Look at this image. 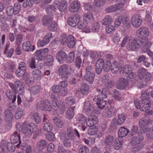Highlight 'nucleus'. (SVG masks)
<instances>
[{
  "label": "nucleus",
  "mask_w": 153,
  "mask_h": 153,
  "mask_svg": "<svg viewBox=\"0 0 153 153\" xmlns=\"http://www.w3.org/2000/svg\"><path fill=\"white\" fill-rule=\"evenodd\" d=\"M16 127L17 130L19 132L21 131L22 133L25 134L26 137H30L33 134L34 139L36 138L41 131L40 129H37L36 125L34 123H31L29 125L25 122L21 126V123H18Z\"/></svg>",
  "instance_id": "1"
},
{
  "label": "nucleus",
  "mask_w": 153,
  "mask_h": 153,
  "mask_svg": "<svg viewBox=\"0 0 153 153\" xmlns=\"http://www.w3.org/2000/svg\"><path fill=\"white\" fill-rule=\"evenodd\" d=\"M149 93L147 91H143L141 94V98L142 103L138 100H134V105L136 108L139 109L141 111H146L149 109L151 103L148 98Z\"/></svg>",
  "instance_id": "2"
},
{
  "label": "nucleus",
  "mask_w": 153,
  "mask_h": 153,
  "mask_svg": "<svg viewBox=\"0 0 153 153\" xmlns=\"http://www.w3.org/2000/svg\"><path fill=\"white\" fill-rule=\"evenodd\" d=\"M94 108L93 104H91L89 102L87 101L85 102L83 111L87 114H91L88 117V119L86 122L87 126L90 127L96 124L97 122V117L91 114L94 112Z\"/></svg>",
  "instance_id": "3"
},
{
  "label": "nucleus",
  "mask_w": 153,
  "mask_h": 153,
  "mask_svg": "<svg viewBox=\"0 0 153 153\" xmlns=\"http://www.w3.org/2000/svg\"><path fill=\"white\" fill-rule=\"evenodd\" d=\"M138 80L136 82L137 85L139 88H142L151 77V74L144 68H141L138 70Z\"/></svg>",
  "instance_id": "4"
},
{
  "label": "nucleus",
  "mask_w": 153,
  "mask_h": 153,
  "mask_svg": "<svg viewBox=\"0 0 153 153\" xmlns=\"http://www.w3.org/2000/svg\"><path fill=\"white\" fill-rule=\"evenodd\" d=\"M143 140L144 137L142 135L138 134L133 137L130 142V144L132 146L131 151L135 153L141 150L145 145L143 142Z\"/></svg>",
  "instance_id": "5"
},
{
  "label": "nucleus",
  "mask_w": 153,
  "mask_h": 153,
  "mask_svg": "<svg viewBox=\"0 0 153 153\" xmlns=\"http://www.w3.org/2000/svg\"><path fill=\"white\" fill-rule=\"evenodd\" d=\"M68 23L69 25L73 27L77 26L78 28L83 29L85 33L90 32L87 20H68Z\"/></svg>",
  "instance_id": "6"
},
{
  "label": "nucleus",
  "mask_w": 153,
  "mask_h": 153,
  "mask_svg": "<svg viewBox=\"0 0 153 153\" xmlns=\"http://www.w3.org/2000/svg\"><path fill=\"white\" fill-rule=\"evenodd\" d=\"M103 68L104 71L108 72L111 69V72L114 74H116L118 71H121L122 68L118 67V62L115 60L113 61L111 64L110 61H107L103 66Z\"/></svg>",
  "instance_id": "7"
},
{
  "label": "nucleus",
  "mask_w": 153,
  "mask_h": 153,
  "mask_svg": "<svg viewBox=\"0 0 153 153\" xmlns=\"http://www.w3.org/2000/svg\"><path fill=\"white\" fill-rule=\"evenodd\" d=\"M105 89H103L101 93L98 95L97 97V99L96 98H94L93 99V100L94 101H96L97 100V101L96 104L99 108L101 109H103L108 103L106 100L107 95L105 93Z\"/></svg>",
  "instance_id": "8"
},
{
  "label": "nucleus",
  "mask_w": 153,
  "mask_h": 153,
  "mask_svg": "<svg viewBox=\"0 0 153 153\" xmlns=\"http://www.w3.org/2000/svg\"><path fill=\"white\" fill-rule=\"evenodd\" d=\"M51 99L52 100L53 109V110L56 111L59 108V111L61 114H63L65 110V105L64 103L61 102L59 105V102L56 96L52 95L51 96Z\"/></svg>",
  "instance_id": "9"
},
{
  "label": "nucleus",
  "mask_w": 153,
  "mask_h": 153,
  "mask_svg": "<svg viewBox=\"0 0 153 153\" xmlns=\"http://www.w3.org/2000/svg\"><path fill=\"white\" fill-rule=\"evenodd\" d=\"M57 73L59 75L61 76V78L63 80H67L71 74L69 71V67L65 64L62 65L59 67Z\"/></svg>",
  "instance_id": "10"
},
{
  "label": "nucleus",
  "mask_w": 153,
  "mask_h": 153,
  "mask_svg": "<svg viewBox=\"0 0 153 153\" xmlns=\"http://www.w3.org/2000/svg\"><path fill=\"white\" fill-rule=\"evenodd\" d=\"M61 41L63 45L67 44L70 48H73L75 43L74 38L71 35L67 37L65 34H63L61 36Z\"/></svg>",
  "instance_id": "11"
},
{
  "label": "nucleus",
  "mask_w": 153,
  "mask_h": 153,
  "mask_svg": "<svg viewBox=\"0 0 153 153\" xmlns=\"http://www.w3.org/2000/svg\"><path fill=\"white\" fill-rule=\"evenodd\" d=\"M141 39H136L129 36V41L127 44V47L129 50L134 51L136 48H139L141 47Z\"/></svg>",
  "instance_id": "12"
},
{
  "label": "nucleus",
  "mask_w": 153,
  "mask_h": 153,
  "mask_svg": "<svg viewBox=\"0 0 153 153\" xmlns=\"http://www.w3.org/2000/svg\"><path fill=\"white\" fill-rule=\"evenodd\" d=\"M66 135V137L69 139V140H73L75 138L74 135L76 136L78 138L80 137V135L78 130L76 128H74L71 127L68 128L66 131L62 130Z\"/></svg>",
  "instance_id": "13"
},
{
  "label": "nucleus",
  "mask_w": 153,
  "mask_h": 153,
  "mask_svg": "<svg viewBox=\"0 0 153 153\" xmlns=\"http://www.w3.org/2000/svg\"><path fill=\"white\" fill-rule=\"evenodd\" d=\"M116 112V108L108 104L102 113V116L105 117H109L114 116Z\"/></svg>",
  "instance_id": "14"
},
{
  "label": "nucleus",
  "mask_w": 153,
  "mask_h": 153,
  "mask_svg": "<svg viewBox=\"0 0 153 153\" xmlns=\"http://www.w3.org/2000/svg\"><path fill=\"white\" fill-rule=\"evenodd\" d=\"M42 24L44 26H48V29L51 31H55L57 29V23L52 20H43Z\"/></svg>",
  "instance_id": "15"
},
{
  "label": "nucleus",
  "mask_w": 153,
  "mask_h": 153,
  "mask_svg": "<svg viewBox=\"0 0 153 153\" xmlns=\"http://www.w3.org/2000/svg\"><path fill=\"white\" fill-rule=\"evenodd\" d=\"M0 147L4 152H6L7 150L10 152H14L15 146L12 143H7L5 141H2L1 143Z\"/></svg>",
  "instance_id": "16"
},
{
  "label": "nucleus",
  "mask_w": 153,
  "mask_h": 153,
  "mask_svg": "<svg viewBox=\"0 0 153 153\" xmlns=\"http://www.w3.org/2000/svg\"><path fill=\"white\" fill-rule=\"evenodd\" d=\"M126 115L124 113H122L119 115L118 119L114 118L112 121L111 125L112 126H116L117 125H120L125 121Z\"/></svg>",
  "instance_id": "17"
},
{
  "label": "nucleus",
  "mask_w": 153,
  "mask_h": 153,
  "mask_svg": "<svg viewBox=\"0 0 153 153\" xmlns=\"http://www.w3.org/2000/svg\"><path fill=\"white\" fill-rule=\"evenodd\" d=\"M128 80L124 78H120L117 82V88L120 90L125 89L128 87Z\"/></svg>",
  "instance_id": "18"
},
{
  "label": "nucleus",
  "mask_w": 153,
  "mask_h": 153,
  "mask_svg": "<svg viewBox=\"0 0 153 153\" xmlns=\"http://www.w3.org/2000/svg\"><path fill=\"white\" fill-rule=\"evenodd\" d=\"M49 51L48 48H45L37 51L35 53V56L39 60L44 59Z\"/></svg>",
  "instance_id": "19"
},
{
  "label": "nucleus",
  "mask_w": 153,
  "mask_h": 153,
  "mask_svg": "<svg viewBox=\"0 0 153 153\" xmlns=\"http://www.w3.org/2000/svg\"><path fill=\"white\" fill-rule=\"evenodd\" d=\"M39 108L42 110H44L46 111H50L51 110H53V107L51 106L50 101L47 100L40 102Z\"/></svg>",
  "instance_id": "20"
},
{
  "label": "nucleus",
  "mask_w": 153,
  "mask_h": 153,
  "mask_svg": "<svg viewBox=\"0 0 153 153\" xmlns=\"http://www.w3.org/2000/svg\"><path fill=\"white\" fill-rule=\"evenodd\" d=\"M59 137L61 141L63 143L64 145L66 147H70L71 145V140H69L66 137V135L65 132L61 131L59 133Z\"/></svg>",
  "instance_id": "21"
},
{
  "label": "nucleus",
  "mask_w": 153,
  "mask_h": 153,
  "mask_svg": "<svg viewBox=\"0 0 153 153\" xmlns=\"http://www.w3.org/2000/svg\"><path fill=\"white\" fill-rule=\"evenodd\" d=\"M22 49L25 51L28 52L31 51H33L35 49V46H32L30 42L29 41L24 42L22 45Z\"/></svg>",
  "instance_id": "22"
},
{
  "label": "nucleus",
  "mask_w": 153,
  "mask_h": 153,
  "mask_svg": "<svg viewBox=\"0 0 153 153\" xmlns=\"http://www.w3.org/2000/svg\"><path fill=\"white\" fill-rule=\"evenodd\" d=\"M141 45L143 46L142 51L146 52L149 50V47L151 45V42H149L147 38H142L141 39Z\"/></svg>",
  "instance_id": "23"
},
{
  "label": "nucleus",
  "mask_w": 153,
  "mask_h": 153,
  "mask_svg": "<svg viewBox=\"0 0 153 153\" xmlns=\"http://www.w3.org/2000/svg\"><path fill=\"white\" fill-rule=\"evenodd\" d=\"M22 82L21 81L19 80H17L15 82L14 84L10 83L9 84V86L13 90H17L18 88L19 87V89L18 92H19V94H20L21 92H19V91H22Z\"/></svg>",
  "instance_id": "24"
},
{
  "label": "nucleus",
  "mask_w": 153,
  "mask_h": 153,
  "mask_svg": "<svg viewBox=\"0 0 153 153\" xmlns=\"http://www.w3.org/2000/svg\"><path fill=\"white\" fill-rule=\"evenodd\" d=\"M136 33L140 36L146 37L149 35V32L147 28L142 27L137 31Z\"/></svg>",
  "instance_id": "25"
},
{
  "label": "nucleus",
  "mask_w": 153,
  "mask_h": 153,
  "mask_svg": "<svg viewBox=\"0 0 153 153\" xmlns=\"http://www.w3.org/2000/svg\"><path fill=\"white\" fill-rule=\"evenodd\" d=\"M13 111L11 110V108L6 109L4 112L5 119L7 122L10 123H11L13 118Z\"/></svg>",
  "instance_id": "26"
},
{
  "label": "nucleus",
  "mask_w": 153,
  "mask_h": 153,
  "mask_svg": "<svg viewBox=\"0 0 153 153\" xmlns=\"http://www.w3.org/2000/svg\"><path fill=\"white\" fill-rule=\"evenodd\" d=\"M67 55V54L64 51H60L57 53L56 58L59 63H62L65 61Z\"/></svg>",
  "instance_id": "27"
},
{
  "label": "nucleus",
  "mask_w": 153,
  "mask_h": 153,
  "mask_svg": "<svg viewBox=\"0 0 153 153\" xmlns=\"http://www.w3.org/2000/svg\"><path fill=\"white\" fill-rule=\"evenodd\" d=\"M10 45V42H8L5 45L4 52V53L8 57H10L13 55L14 51V49L13 48L9 49Z\"/></svg>",
  "instance_id": "28"
},
{
  "label": "nucleus",
  "mask_w": 153,
  "mask_h": 153,
  "mask_svg": "<svg viewBox=\"0 0 153 153\" xmlns=\"http://www.w3.org/2000/svg\"><path fill=\"white\" fill-rule=\"evenodd\" d=\"M80 4L78 1H73L69 5V10L71 12L77 11L80 7Z\"/></svg>",
  "instance_id": "29"
},
{
  "label": "nucleus",
  "mask_w": 153,
  "mask_h": 153,
  "mask_svg": "<svg viewBox=\"0 0 153 153\" xmlns=\"http://www.w3.org/2000/svg\"><path fill=\"white\" fill-rule=\"evenodd\" d=\"M59 10L61 12H63L66 8L67 2L66 0H60L57 4Z\"/></svg>",
  "instance_id": "30"
},
{
  "label": "nucleus",
  "mask_w": 153,
  "mask_h": 153,
  "mask_svg": "<svg viewBox=\"0 0 153 153\" xmlns=\"http://www.w3.org/2000/svg\"><path fill=\"white\" fill-rule=\"evenodd\" d=\"M114 140V137L111 135H109L105 137L104 143L106 146L110 147L113 145Z\"/></svg>",
  "instance_id": "31"
},
{
  "label": "nucleus",
  "mask_w": 153,
  "mask_h": 153,
  "mask_svg": "<svg viewBox=\"0 0 153 153\" xmlns=\"http://www.w3.org/2000/svg\"><path fill=\"white\" fill-rule=\"evenodd\" d=\"M11 141L12 143H17L19 141V142L21 141L20 132L19 131L16 130L12 135L11 137Z\"/></svg>",
  "instance_id": "32"
},
{
  "label": "nucleus",
  "mask_w": 153,
  "mask_h": 153,
  "mask_svg": "<svg viewBox=\"0 0 153 153\" xmlns=\"http://www.w3.org/2000/svg\"><path fill=\"white\" fill-rule=\"evenodd\" d=\"M129 132V130L128 129L124 127H122L118 131V136L122 138L126 136Z\"/></svg>",
  "instance_id": "33"
},
{
  "label": "nucleus",
  "mask_w": 153,
  "mask_h": 153,
  "mask_svg": "<svg viewBox=\"0 0 153 153\" xmlns=\"http://www.w3.org/2000/svg\"><path fill=\"white\" fill-rule=\"evenodd\" d=\"M112 95L113 97L115 100L119 101H121L123 99V97L121 93L116 89L113 90Z\"/></svg>",
  "instance_id": "34"
},
{
  "label": "nucleus",
  "mask_w": 153,
  "mask_h": 153,
  "mask_svg": "<svg viewBox=\"0 0 153 153\" xmlns=\"http://www.w3.org/2000/svg\"><path fill=\"white\" fill-rule=\"evenodd\" d=\"M30 117L32 118H33L36 123L39 124L41 121V117L37 112L32 111L30 114Z\"/></svg>",
  "instance_id": "35"
},
{
  "label": "nucleus",
  "mask_w": 153,
  "mask_h": 153,
  "mask_svg": "<svg viewBox=\"0 0 153 153\" xmlns=\"http://www.w3.org/2000/svg\"><path fill=\"white\" fill-rule=\"evenodd\" d=\"M32 74L33 77L38 80L41 79L43 75V74L41 71L39 70H35L33 71Z\"/></svg>",
  "instance_id": "36"
},
{
  "label": "nucleus",
  "mask_w": 153,
  "mask_h": 153,
  "mask_svg": "<svg viewBox=\"0 0 153 153\" xmlns=\"http://www.w3.org/2000/svg\"><path fill=\"white\" fill-rule=\"evenodd\" d=\"M76 123L83 124L86 121L85 117L82 114H79L76 117Z\"/></svg>",
  "instance_id": "37"
},
{
  "label": "nucleus",
  "mask_w": 153,
  "mask_h": 153,
  "mask_svg": "<svg viewBox=\"0 0 153 153\" xmlns=\"http://www.w3.org/2000/svg\"><path fill=\"white\" fill-rule=\"evenodd\" d=\"M23 80L25 81V83L27 85H31L34 82L33 79L30 76L28 73H26L24 77Z\"/></svg>",
  "instance_id": "38"
},
{
  "label": "nucleus",
  "mask_w": 153,
  "mask_h": 153,
  "mask_svg": "<svg viewBox=\"0 0 153 153\" xmlns=\"http://www.w3.org/2000/svg\"><path fill=\"white\" fill-rule=\"evenodd\" d=\"M31 95H36L38 94L40 90V87L38 85H36L31 87L28 89Z\"/></svg>",
  "instance_id": "39"
},
{
  "label": "nucleus",
  "mask_w": 153,
  "mask_h": 153,
  "mask_svg": "<svg viewBox=\"0 0 153 153\" xmlns=\"http://www.w3.org/2000/svg\"><path fill=\"white\" fill-rule=\"evenodd\" d=\"M89 86L85 84H82L80 88V92L83 95H86L89 91Z\"/></svg>",
  "instance_id": "40"
},
{
  "label": "nucleus",
  "mask_w": 153,
  "mask_h": 153,
  "mask_svg": "<svg viewBox=\"0 0 153 153\" xmlns=\"http://www.w3.org/2000/svg\"><path fill=\"white\" fill-rule=\"evenodd\" d=\"M120 68H122V70L121 71H119L121 72L123 70V74L125 76H127L128 74L131 73L132 71L131 66L128 65H125L123 68L122 67H120Z\"/></svg>",
  "instance_id": "41"
},
{
  "label": "nucleus",
  "mask_w": 153,
  "mask_h": 153,
  "mask_svg": "<svg viewBox=\"0 0 153 153\" xmlns=\"http://www.w3.org/2000/svg\"><path fill=\"white\" fill-rule=\"evenodd\" d=\"M123 141L122 140L116 139L114 141L113 147L116 150H119L122 146Z\"/></svg>",
  "instance_id": "42"
},
{
  "label": "nucleus",
  "mask_w": 153,
  "mask_h": 153,
  "mask_svg": "<svg viewBox=\"0 0 153 153\" xmlns=\"http://www.w3.org/2000/svg\"><path fill=\"white\" fill-rule=\"evenodd\" d=\"M47 142L43 140H41L38 142L37 147L40 150L44 149L47 145Z\"/></svg>",
  "instance_id": "43"
},
{
  "label": "nucleus",
  "mask_w": 153,
  "mask_h": 153,
  "mask_svg": "<svg viewBox=\"0 0 153 153\" xmlns=\"http://www.w3.org/2000/svg\"><path fill=\"white\" fill-rule=\"evenodd\" d=\"M75 98L73 96L67 97L65 100L66 104L68 106H71L74 105L76 102Z\"/></svg>",
  "instance_id": "44"
},
{
  "label": "nucleus",
  "mask_w": 153,
  "mask_h": 153,
  "mask_svg": "<svg viewBox=\"0 0 153 153\" xmlns=\"http://www.w3.org/2000/svg\"><path fill=\"white\" fill-rule=\"evenodd\" d=\"M74 107H69L68 108L66 112L67 117L69 119L72 118L74 116Z\"/></svg>",
  "instance_id": "45"
},
{
  "label": "nucleus",
  "mask_w": 153,
  "mask_h": 153,
  "mask_svg": "<svg viewBox=\"0 0 153 153\" xmlns=\"http://www.w3.org/2000/svg\"><path fill=\"white\" fill-rule=\"evenodd\" d=\"M6 94L7 97L11 99L12 102L14 103L16 100V96L13 95V92L10 90H8L6 91Z\"/></svg>",
  "instance_id": "46"
},
{
  "label": "nucleus",
  "mask_w": 153,
  "mask_h": 153,
  "mask_svg": "<svg viewBox=\"0 0 153 153\" xmlns=\"http://www.w3.org/2000/svg\"><path fill=\"white\" fill-rule=\"evenodd\" d=\"M53 121L56 126L59 128H62L64 124V122L61 119L57 117L53 119Z\"/></svg>",
  "instance_id": "47"
},
{
  "label": "nucleus",
  "mask_w": 153,
  "mask_h": 153,
  "mask_svg": "<svg viewBox=\"0 0 153 153\" xmlns=\"http://www.w3.org/2000/svg\"><path fill=\"white\" fill-rule=\"evenodd\" d=\"M95 76L94 74H85L84 77L86 80L90 83H93Z\"/></svg>",
  "instance_id": "48"
},
{
  "label": "nucleus",
  "mask_w": 153,
  "mask_h": 153,
  "mask_svg": "<svg viewBox=\"0 0 153 153\" xmlns=\"http://www.w3.org/2000/svg\"><path fill=\"white\" fill-rule=\"evenodd\" d=\"M24 109L23 108L19 107L17 109L15 114V118L16 119H19L21 118L23 113Z\"/></svg>",
  "instance_id": "49"
},
{
  "label": "nucleus",
  "mask_w": 153,
  "mask_h": 153,
  "mask_svg": "<svg viewBox=\"0 0 153 153\" xmlns=\"http://www.w3.org/2000/svg\"><path fill=\"white\" fill-rule=\"evenodd\" d=\"M146 134V137L148 139H153V126L147 130Z\"/></svg>",
  "instance_id": "50"
},
{
  "label": "nucleus",
  "mask_w": 153,
  "mask_h": 153,
  "mask_svg": "<svg viewBox=\"0 0 153 153\" xmlns=\"http://www.w3.org/2000/svg\"><path fill=\"white\" fill-rule=\"evenodd\" d=\"M149 123L148 119L144 118H141L139 121V125L140 128H143L146 126Z\"/></svg>",
  "instance_id": "51"
},
{
  "label": "nucleus",
  "mask_w": 153,
  "mask_h": 153,
  "mask_svg": "<svg viewBox=\"0 0 153 153\" xmlns=\"http://www.w3.org/2000/svg\"><path fill=\"white\" fill-rule=\"evenodd\" d=\"M116 2H119V3L115 4L117 10L124 7L126 0H116Z\"/></svg>",
  "instance_id": "52"
},
{
  "label": "nucleus",
  "mask_w": 153,
  "mask_h": 153,
  "mask_svg": "<svg viewBox=\"0 0 153 153\" xmlns=\"http://www.w3.org/2000/svg\"><path fill=\"white\" fill-rule=\"evenodd\" d=\"M43 128L45 131L49 132L52 129V126L50 123L47 122L44 123Z\"/></svg>",
  "instance_id": "53"
},
{
  "label": "nucleus",
  "mask_w": 153,
  "mask_h": 153,
  "mask_svg": "<svg viewBox=\"0 0 153 153\" xmlns=\"http://www.w3.org/2000/svg\"><path fill=\"white\" fill-rule=\"evenodd\" d=\"M66 61L67 63H71L74 61V54L73 52H71L68 55V56H66Z\"/></svg>",
  "instance_id": "54"
},
{
  "label": "nucleus",
  "mask_w": 153,
  "mask_h": 153,
  "mask_svg": "<svg viewBox=\"0 0 153 153\" xmlns=\"http://www.w3.org/2000/svg\"><path fill=\"white\" fill-rule=\"evenodd\" d=\"M27 62L28 65L31 68L33 69L36 68V62L34 59L32 58L28 60Z\"/></svg>",
  "instance_id": "55"
},
{
  "label": "nucleus",
  "mask_w": 153,
  "mask_h": 153,
  "mask_svg": "<svg viewBox=\"0 0 153 153\" xmlns=\"http://www.w3.org/2000/svg\"><path fill=\"white\" fill-rule=\"evenodd\" d=\"M16 75L19 77H24L26 73H28L26 72V70L24 71L22 69H18L16 71Z\"/></svg>",
  "instance_id": "56"
},
{
  "label": "nucleus",
  "mask_w": 153,
  "mask_h": 153,
  "mask_svg": "<svg viewBox=\"0 0 153 153\" xmlns=\"http://www.w3.org/2000/svg\"><path fill=\"white\" fill-rule=\"evenodd\" d=\"M79 153H88L89 149L86 146H80L78 148Z\"/></svg>",
  "instance_id": "57"
},
{
  "label": "nucleus",
  "mask_w": 153,
  "mask_h": 153,
  "mask_svg": "<svg viewBox=\"0 0 153 153\" xmlns=\"http://www.w3.org/2000/svg\"><path fill=\"white\" fill-rule=\"evenodd\" d=\"M52 37V33H48L46 34L43 39L45 41V42L48 44Z\"/></svg>",
  "instance_id": "58"
},
{
  "label": "nucleus",
  "mask_w": 153,
  "mask_h": 153,
  "mask_svg": "<svg viewBox=\"0 0 153 153\" xmlns=\"http://www.w3.org/2000/svg\"><path fill=\"white\" fill-rule=\"evenodd\" d=\"M142 22V20H132L131 23L133 26L134 27H139Z\"/></svg>",
  "instance_id": "59"
},
{
  "label": "nucleus",
  "mask_w": 153,
  "mask_h": 153,
  "mask_svg": "<svg viewBox=\"0 0 153 153\" xmlns=\"http://www.w3.org/2000/svg\"><path fill=\"white\" fill-rule=\"evenodd\" d=\"M126 76L128 80L132 81L133 82V84L134 83V82L135 81L136 77L135 73L132 72Z\"/></svg>",
  "instance_id": "60"
},
{
  "label": "nucleus",
  "mask_w": 153,
  "mask_h": 153,
  "mask_svg": "<svg viewBox=\"0 0 153 153\" xmlns=\"http://www.w3.org/2000/svg\"><path fill=\"white\" fill-rule=\"evenodd\" d=\"M21 8V6L20 4L19 3H15L13 8L14 14L15 15L19 13L20 10Z\"/></svg>",
  "instance_id": "61"
},
{
  "label": "nucleus",
  "mask_w": 153,
  "mask_h": 153,
  "mask_svg": "<svg viewBox=\"0 0 153 153\" xmlns=\"http://www.w3.org/2000/svg\"><path fill=\"white\" fill-rule=\"evenodd\" d=\"M120 38L119 34L117 33H115L113 36L112 39V41L113 42L116 44H117L120 41Z\"/></svg>",
  "instance_id": "62"
},
{
  "label": "nucleus",
  "mask_w": 153,
  "mask_h": 153,
  "mask_svg": "<svg viewBox=\"0 0 153 153\" xmlns=\"http://www.w3.org/2000/svg\"><path fill=\"white\" fill-rule=\"evenodd\" d=\"M46 138L51 141H54L56 140L54 134L52 132L49 133L46 136Z\"/></svg>",
  "instance_id": "63"
},
{
  "label": "nucleus",
  "mask_w": 153,
  "mask_h": 153,
  "mask_svg": "<svg viewBox=\"0 0 153 153\" xmlns=\"http://www.w3.org/2000/svg\"><path fill=\"white\" fill-rule=\"evenodd\" d=\"M33 5V3L30 0H26L23 4V6L24 7H31Z\"/></svg>",
  "instance_id": "64"
}]
</instances>
